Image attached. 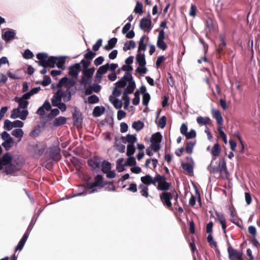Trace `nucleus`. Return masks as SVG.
I'll use <instances>...</instances> for the list:
<instances>
[{"label": "nucleus", "instance_id": "f257e3e1", "mask_svg": "<svg viewBox=\"0 0 260 260\" xmlns=\"http://www.w3.org/2000/svg\"><path fill=\"white\" fill-rule=\"evenodd\" d=\"M75 84L73 80H69L66 77L63 78L58 84V90L54 96H57L64 102H68L71 98L70 89Z\"/></svg>", "mask_w": 260, "mask_h": 260}, {"label": "nucleus", "instance_id": "f03ea898", "mask_svg": "<svg viewBox=\"0 0 260 260\" xmlns=\"http://www.w3.org/2000/svg\"><path fill=\"white\" fill-rule=\"evenodd\" d=\"M55 57H48L47 54L44 53H39L37 55V58L39 60L38 61L39 65L44 67L54 68L55 64Z\"/></svg>", "mask_w": 260, "mask_h": 260}, {"label": "nucleus", "instance_id": "7ed1b4c3", "mask_svg": "<svg viewBox=\"0 0 260 260\" xmlns=\"http://www.w3.org/2000/svg\"><path fill=\"white\" fill-rule=\"evenodd\" d=\"M173 198H174L176 202H177L178 199V194L175 190H173L172 191V192H163L160 195V198L163 204L166 206L171 210L173 209L172 206V204L171 200L173 199Z\"/></svg>", "mask_w": 260, "mask_h": 260}, {"label": "nucleus", "instance_id": "20e7f679", "mask_svg": "<svg viewBox=\"0 0 260 260\" xmlns=\"http://www.w3.org/2000/svg\"><path fill=\"white\" fill-rule=\"evenodd\" d=\"M122 78H124L126 82H128V85L123 93L127 94L132 93L136 88L135 82L133 79L132 75L129 73H126Z\"/></svg>", "mask_w": 260, "mask_h": 260}, {"label": "nucleus", "instance_id": "39448f33", "mask_svg": "<svg viewBox=\"0 0 260 260\" xmlns=\"http://www.w3.org/2000/svg\"><path fill=\"white\" fill-rule=\"evenodd\" d=\"M162 139L161 135L157 132L153 134L151 138V147L153 148V151L155 152H157L160 148V143Z\"/></svg>", "mask_w": 260, "mask_h": 260}, {"label": "nucleus", "instance_id": "423d86ee", "mask_svg": "<svg viewBox=\"0 0 260 260\" xmlns=\"http://www.w3.org/2000/svg\"><path fill=\"white\" fill-rule=\"evenodd\" d=\"M105 184L102 177L98 175L95 177L93 184L90 186H87L86 188L89 190V193H92L96 190L97 188L103 187Z\"/></svg>", "mask_w": 260, "mask_h": 260}, {"label": "nucleus", "instance_id": "0eeeda50", "mask_svg": "<svg viewBox=\"0 0 260 260\" xmlns=\"http://www.w3.org/2000/svg\"><path fill=\"white\" fill-rule=\"evenodd\" d=\"M155 182V184L157 183V188L158 190H167L171 186V184L166 181V178L162 176L157 175Z\"/></svg>", "mask_w": 260, "mask_h": 260}, {"label": "nucleus", "instance_id": "6e6552de", "mask_svg": "<svg viewBox=\"0 0 260 260\" xmlns=\"http://www.w3.org/2000/svg\"><path fill=\"white\" fill-rule=\"evenodd\" d=\"M21 108L19 107L14 109L12 111L11 118L12 119L19 118L22 120L26 119L28 115V112L27 110H21Z\"/></svg>", "mask_w": 260, "mask_h": 260}, {"label": "nucleus", "instance_id": "1a4fd4ad", "mask_svg": "<svg viewBox=\"0 0 260 260\" xmlns=\"http://www.w3.org/2000/svg\"><path fill=\"white\" fill-rule=\"evenodd\" d=\"M1 138L4 142L2 146L7 150H9L14 145V141L11 136L7 132H4L1 134Z\"/></svg>", "mask_w": 260, "mask_h": 260}, {"label": "nucleus", "instance_id": "9d476101", "mask_svg": "<svg viewBox=\"0 0 260 260\" xmlns=\"http://www.w3.org/2000/svg\"><path fill=\"white\" fill-rule=\"evenodd\" d=\"M126 85V81L124 78H121L118 82L115 83V87L113 90L112 95L115 98L119 96L122 92V88Z\"/></svg>", "mask_w": 260, "mask_h": 260}, {"label": "nucleus", "instance_id": "9b49d317", "mask_svg": "<svg viewBox=\"0 0 260 260\" xmlns=\"http://www.w3.org/2000/svg\"><path fill=\"white\" fill-rule=\"evenodd\" d=\"M165 33L164 30H161L159 31L158 35L157 38V46L160 49L165 51L167 49L168 46L165 42Z\"/></svg>", "mask_w": 260, "mask_h": 260}, {"label": "nucleus", "instance_id": "f8f14e48", "mask_svg": "<svg viewBox=\"0 0 260 260\" xmlns=\"http://www.w3.org/2000/svg\"><path fill=\"white\" fill-rule=\"evenodd\" d=\"M229 257L231 260H244L242 257V253L234 250L231 247L228 248Z\"/></svg>", "mask_w": 260, "mask_h": 260}, {"label": "nucleus", "instance_id": "ddd939ff", "mask_svg": "<svg viewBox=\"0 0 260 260\" xmlns=\"http://www.w3.org/2000/svg\"><path fill=\"white\" fill-rule=\"evenodd\" d=\"M186 159L188 160V162L187 163L182 164V168L188 173H191L193 172V168L194 166V162L192 158L191 157H187Z\"/></svg>", "mask_w": 260, "mask_h": 260}, {"label": "nucleus", "instance_id": "4468645a", "mask_svg": "<svg viewBox=\"0 0 260 260\" xmlns=\"http://www.w3.org/2000/svg\"><path fill=\"white\" fill-rule=\"evenodd\" d=\"M213 117L216 119L218 126H221L223 124V120L220 112L217 110L213 109L212 110Z\"/></svg>", "mask_w": 260, "mask_h": 260}, {"label": "nucleus", "instance_id": "2eb2a0df", "mask_svg": "<svg viewBox=\"0 0 260 260\" xmlns=\"http://www.w3.org/2000/svg\"><path fill=\"white\" fill-rule=\"evenodd\" d=\"M60 99L57 96H53L52 99V103L53 106H57L62 112L66 110V106L64 104L60 102Z\"/></svg>", "mask_w": 260, "mask_h": 260}, {"label": "nucleus", "instance_id": "dca6fc26", "mask_svg": "<svg viewBox=\"0 0 260 260\" xmlns=\"http://www.w3.org/2000/svg\"><path fill=\"white\" fill-rule=\"evenodd\" d=\"M140 91L143 95L142 102L143 105L147 106L150 99V94L146 92V88L144 86H142L140 88Z\"/></svg>", "mask_w": 260, "mask_h": 260}, {"label": "nucleus", "instance_id": "f3484780", "mask_svg": "<svg viewBox=\"0 0 260 260\" xmlns=\"http://www.w3.org/2000/svg\"><path fill=\"white\" fill-rule=\"evenodd\" d=\"M29 98H26L25 97V94L21 98L16 97L15 98L14 100L15 102L18 103L19 107L20 108L24 109L26 108L28 104V102H27V100Z\"/></svg>", "mask_w": 260, "mask_h": 260}, {"label": "nucleus", "instance_id": "a211bd4d", "mask_svg": "<svg viewBox=\"0 0 260 260\" xmlns=\"http://www.w3.org/2000/svg\"><path fill=\"white\" fill-rule=\"evenodd\" d=\"M69 74L73 77H76L80 71V66L79 63H76L69 68Z\"/></svg>", "mask_w": 260, "mask_h": 260}, {"label": "nucleus", "instance_id": "6ab92c4d", "mask_svg": "<svg viewBox=\"0 0 260 260\" xmlns=\"http://www.w3.org/2000/svg\"><path fill=\"white\" fill-rule=\"evenodd\" d=\"M16 33L14 30L9 29L2 35V39L8 42L15 38Z\"/></svg>", "mask_w": 260, "mask_h": 260}, {"label": "nucleus", "instance_id": "aec40b11", "mask_svg": "<svg viewBox=\"0 0 260 260\" xmlns=\"http://www.w3.org/2000/svg\"><path fill=\"white\" fill-rule=\"evenodd\" d=\"M197 122L200 126L211 124V120L207 116H198L197 118Z\"/></svg>", "mask_w": 260, "mask_h": 260}, {"label": "nucleus", "instance_id": "412c9836", "mask_svg": "<svg viewBox=\"0 0 260 260\" xmlns=\"http://www.w3.org/2000/svg\"><path fill=\"white\" fill-rule=\"evenodd\" d=\"M210 151L213 156V159H215L220 155L221 149L218 143H216L212 147Z\"/></svg>", "mask_w": 260, "mask_h": 260}, {"label": "nucleus", "instance_id": "4be33fe9", "mask_svg": "<svg viewBox=\"0 0 260 260\" xmlns=\"http://www.w3.org/2000/svg\"><path fill=\"white\" fill-rule=\"evenodd\" d=\"M51 106L49 102L46 101L42 106L39 108L37 110V114L40 115L45 114L46 111H49L51 109Z\"/></svg>", "mask_w": 260, "mask_h": 260}, {"label": "nucleus", "instance_id": "5701e85b", "mask_svg": "<svg viewBox=\"0 0 260 260\" xmlns=\"http://www.w3.org/2000/svg\"><path fill=\"white\" fill-rule=\"evenodd\" d=\"M151 23L149 19L143 18L141 20L140 27L145 31H149L151 28Z\"/></svg>", "mask_w": 260, "mask_h": 260}, {"label": "nucleus", "instance_id": "b1692460", "mask_svg": "<svg viewBox=\"0 0 260 260\" xmlns=\"http://www.w3.org/2000/svg\"><path fill=\"white\" fill-rule=\"evenodd\" d=\"M141 180L144 185H149L151 184H155V177L153 179L152 177L149 175L142 177Z\"/></svg>", "mask_w": 260, "mask_h": 260}, {"label": "nucleus", "instance_id": "393cba45", "mask_svg": "<svg viewBox=\"0 0 260 260\" xmlns=\"http://www.w3.org/2000/svg\"><path fill=\"white\" fill-rule=\"evenodd\" d=\"M109 69V64L108 63L100 67L96 73V78H101L102 75L106 74Z\"/></svg>", "mask_w": 260, "mask_h": 260}, {"label": "nucleus", "instance_id": "a878e982", "mask_svg": "<svg viewBox=\"0 0 260 260\" xmlns=\"http://www.w3.org/2000/svg\"><path fill=\"white\" fill-rule=\"evenodd\" d=\"M89 166L93 169H95L100 167V160L98 157H93L88 161Z\"/></svg>", "mask_w": 260, "mask_h": 260}, {"label": "nucleus", "instance_id": "bb28decb", "mask_svg": "<svg viewBox=\"0 0 260 260\" xmlns=\"http://www.w3.org/2000/svg\"><path fill=\"white\" fill-rule=\"evenodd\" d=\"M46 146L45 144L43 143H39L37 144L34 148L35 151L38 155L41 154L46 149Z\"/></svg>", "mask_w": 260, "mask_h": 260}, {"label": "nucleus", "instance_id": "cd10ccee", "mask_svg": "<svg viewBox=\"0 0 260 260\" xmlns=\"http://www.w3.org/2000/svg\"><path fill=\"white\" fill-rule=\"evenodd\" d=\"M67 118L64 117L60 116L54 119L52 122V124L54 126H58L66 123Z\"/></svg>", "mask_w": 260, "mask_h": 260}, {"label": "nucleus", "instance_id": "c85d7f7f", "mask_svg": "<svg viewBox=\"0 0 260 260\" xmlns=\"http://www.w3.org/2000/svg\"><path fill=\"white\" fill-rule=\"evenodd\" d=\"M109 100L112 103L114 107L116 109H120L122 106V101L120 100L117 99L116 98L113 96H110Z\"/></svg>", "mask_w": 260, "mask_h": 260}, {"label": "nucleus", "instance_id": "c756f323", "mask_svg": "<svg viewBox=\"0 0 260 260\" xmlns=\"http://www.w3.org/2000/svg\"><path fill=\"white\" fill-rule=\"evenodd\" d=\"M67 56H60L59 57H55V64L58 68L64 69V64L65 63V59Z\"/></svg>", "mask_w": 260, "mask_h": 260}, {"label": "nucleus", "instance_id": "7c9ffc66", "mask_svg": "<svg viewBox=\"0 0 260 260\" xmlns=\"http://www.w3.org/2000/svg\"><path fill=\"white\" fill-rule=\"evenodd\" d=\"M136 61L139 65L146 64L145 56L144 53L138 52L136 55Z\"/></svg>", "mask_w": 260, "mask_h": 260}, {"label": "nucleus", "instance_id": "2f4dec72", "mask_svg": "<svg viewBox=\"0 0 260 260\" xmlns=\"http://www.w3.org/2000/svg\"><path fill=\"white\" fill-rule=\"evenodd\" d=\"M28 237V235L27 233H25L21 240L19 241L16 248V250H21Z\"/></svg>", "mask_w": 260, "mask_h": 260}, {"label": "nucleus", "instance_id": "473e14b6", "mask_svg": "<svg viewBox=\"0 0 260 260\" xmlns=\"http://www.w3.org/2000/svg\"><path fill=\"white\" fill-rule=\"evenodd\" d=\"M216 217H217V219L219 221V222L221 224L223 230L224 231V232H225V228H226V225H225L226 220H225L224 217L221 214L216 213Z\"/></svg>", "mask_w": 260, "mask_h": 260}, {"label": "nucleus", "instance_id": "72a5a7b5", "mask_svg": "<svg viewBox=\"0 0 260 260\" xmlns=\"http://www.w3.org/2000/svg\"><path fill=\"white\" fill-rule=\"evenodd\" d=\"M117 40L116 38H113L111 39L109 41L107 45L105 46V49L107 50H111L116 45Z\"/></svg>", "mask_w": 260, "mask_h": 260}, {"label": "nucleus", "instance_id": "f704fd0d", "mask_svg": "<svg viewBox=\"0 0 260 260\" xmlns=\"http://www.w3.org/2000/svg\"><path fill=\"white\" fill-rule=\"evenodd\" d=\"M139 188L140 190L141 194L145 198H147L149 196L148 188L144 184L140 185Z\"/></svg>", "mask_w": 260, "mask_h": 260}, {"label": "nucleus", "instance_id": "c9c22d12", "mask_svg": "<svg viewBox=\"0 0 260 260\" xmlns=\"http://www.w3.org/2000/svg\"><path fill=\"white\" fill-rule=\"evenodd\" d=\"M12 135L16 138H18V141H20L21 138L23 137V132L20 128L15 129L12 131Z\"/></svg>", "mask_w": 260, "mask_h": 260}, {"label": "nucleus", "instance_id": "e433bc0d", "mask_svg": "<svg viewBox=\"0 0 260 260\" xmlns=\"http://www.w3.org/2000/svg\"><path fill=\"white\" fill-rule=\"evenodd\" d=\"M136 47V44L133 41H129L126 42L123 47L124 51H127L129 49H133Z\"/></svg>", "mask_w": 260, "mask_h": 260}, {"label": "nucleus", "instance_id": "4c0bfd02", "mask_svg": "<svg viewBox=\"0 0 260 260\" xmlns=\"http://www.w3.org/2000/svg\"><path fill=\"white\" fill-rule=\"evenodd\" d=\"M132 127L137 131H140L144 127V123L140 120L135 121L133 123Z\"/></svg>", "mask_w": 260, "mask_h": 260}, {"label": "nucleus", "instance_id": "58836bf2", "mask_svg": "<svg viewBox=\"0 0 260 260\" xmlns=\"http://www.w3.org/2000/svg\"><path fill=\"white\" fill-rule=\"evenodd\" d=\"M125 140L126 142L129 143L128 144L134 145L135 143L137 141V139L136 136L128 134L125 137Z\"/></svg>", "mask_w": 260, "mask_h": 260}, {"label": "nucleus", "instance_id": "ea45409f", "mask_svg": "<svg viewBox=\"0 0 260 260\" xmlns=\"http://www.w3.org/2000/svg\"><path fill=\"white\" fill-rule=\"evenodd\" d=\"M136 164L137 161L136 158L134 156H130L126 159L124 165L133 167L135 166Z\"/></svg>", "mask_w": 260, "mask_h": 260}, {"label": "nucleus", "instance_id": "a19ab883", "mask_svg": "<svg viewBox=\"0 0 260 260\" xmlns=\"http://www.w3.org/2000/svg\"><path fill=\"white\" fill-rule=\"evenodd\" d=\"M105 108L102 107L97 106L94 108L93 114L96 117L101 116L104 112Z\"/></svg>", "mask_w": 260, "mask_h": 260}, {"label": "nucleus", "instance_id": "79ce46f5", "mask_svg": "<svg viewBox=\"0 0 260 260\" xmlns=\"http://www.w3.org/2000/svg\"><path fill=\"white\" fill-rule=\"evenodd\" d=\"M122 99L124 103V108L125 109H127L130 103L129 98L127 94L123 93Z\"/></svg>", "mask_w": 260, "mask_h": 260}, {"label": "nucleus", "instance_id": "37998d69", "mask_svg": "<svg viewBox=\"0 0 260 260\" xmlns=\"http://www.w3.org/2000/svg\"><path fill=\"white\" fill-rule=\"evenodd\" d=\"M134 145L128 144L126 148V155L128 156H132L135 152Z\"/></svg>", "mask_w": 260, "mask_h": 260}, {"label": "nucleus", "instance_id": "c03bdc74", "mask_svg": "<svg viewBox=\"0 0 260 260\" xmlns=\"http://www.w3.org/2000/svg\"><path fill=\"white\" fill-rule=\"evenodd\" d=\"M95 71V69L94 68H91L90 69L85 70L83 71V76L85 77H89L92 78V76Z\"/></svg>", "mask_w": 260, "mask_h": 260}, {"label": "nucleus", "instance_id": "a18cd8bd", "mask_svg": "<svg viewBox=\"0 0 260 260\" xmlns=\"http://www.w3.org/2000/svg\"><path fill=\"white\" fill-rule=\"evenodd\" d=\"M111 164L106 161H104L103 162L102 164V170L104 173H106L108 172L111 170Z\"/></svg>", "mask_w": 260, "mask_h": 260}, {"label": "nucleus", "instance_id": "49530a36", "mask_svg": "<svg viewBox=\"0 0 260 260\" xmlns=\"http://www.w3.org/2000/svg\"><path fill=\"white\" fill-rule=\"evenodd\" d=\"M40 90H41V88L39 87L34 88L29 92L25 93V97H26V98L29 99L31 96L38 93Z\"/></svg>", "mask_w": 260, "mask_h": 260}, {"label": "nucleus", "instance_id": "de8ad7c7", "mask_svg": "<svg viewBox=\"0 0 260 260\" xmlns=\"http://www.w3.org/2000/svg\"><path fill=\"white\" fill-rule=\"evenodd\" d=\"M140 93V90H137L134 93L135 97L132 100L133 104L134 105H137L139 103Z\"/></svg>", "mask_w": 260, "mask_h": 260}, {"label": "nucleus", "instance_id": "09e8293b", "mask_svg": "<svg viewBox=\"0 0 260 260\" xmlns=\"http://www.w3.org/2000/svg\"><path fill=\"white\" fill-rule=\"evenodd\" d=\"M145 65L146 64L139 65L136 69V72L141 75L145 74L147 71Z\"/></svg>", "mask_w": 260, "mask_h": 260}, {"label": "nucleus", "instance_id": "8fccbe9b", "mask_svg": "<svg viewBox=\"0 0 260 260\" xmlns=\"http://www.w3.org/2000/svg\"><path fill=\"white\" fill-rule=\"evenodd\" d=\"M4 127L5 129H6L8 131H10L14 127H13V122H11L9 120H8V119L6 120L4 122Z\"/></svg>", "mask_w": 260, "mask_h": 260}, {"label": "nucleus", "instance_id": "3c124183", "mask_svg": "<svg viewBox=\"0 0 260 260\" xmlns=\"http://www.w3.org/2000/svg\"><path fill=\"white\" fill-rule=\"evenodd\" d=\"M218 168L220 171H223L226 169V164L224 158H221L219 160Z\"/></svg>", "mask_w": 260, "mask_h": 260}, {"label": "nucleus", "instance_id": "603ef678", "mask_svg": "<svg viewBox=\"0 0 260 260\" xmlns=\"http://www.w3.org/2000/svg\"><path fill=\"white\" fill-rule=\"evenodd\" d=\"M218 131L219 132V134L220 137L222 138V139L223 141V142H224V143L226 144L228 142H227L226 135L224 134V133L223 132V131H222L221 126H218Z\"/></svg>", "mask_w": 260, "mask_h": 260}, {"label": "nucleus", "instance_id": "864d4df0", "mask_svg": "<svg viewBox=\"0 0 260 260\" xmlns=\"http://www.w3.org/2000/svg\"><path fill=\"white\" fill-rule=\"evenodd\" d=\"M144 38H142L138 47V52H142V51H145L146 50V45L143 43Z\"/></svg>", "mask_w": 260, "mask_h": 260}, {"label": "nucleus", "instance_id": "5fc2aeb1", "mask_svg": "<svg viewBox=\"0 0 260 260\" xmlns=\"http://www.w3.org/2000/svg\"><path fill=\"white\" fill-rule=\"evenodd\" d=\"M194 143L192 142L188 143L186 144L185 151L188 153H191L193 151V149L194 147Z\"/></svg>", "mask_w": 260, "mask_h": 260}, {"label": "nucleus", "instance_id": "6e6d98bb", "mask_svg": "<svg viewBox=\"0 0 260 260\" xmlns=\"http://www.w3.org/2000/svg\"><path fill=\"white\" fill-rule=\"evenodd\" d=\"M207 241L210 243V245L212 247H216V243L213 240L212 235L211 234H209L208 236L207 237Z\"/></svg>", "mask_w": 260, "mask_h": 260}, {"label": "nucleus", "instance_id": "4d7b16f0", "mask_svg": "<svg viewBox=\"0 0 260 260\" xmlns=\"http://www.w3.org/2000/svg\"><path fill=\"white\" fill-rule=\"evenodd\" d=\"M143 6L142 5L137 2L136 6L134 9V11L136 13H141L142 12Z\"/></svg>", "mask_w": 260, "mask_h": 260}, {"label": "nucleus", "instance_id": "13d9d810", "mask_svg": "<svg viewBox=\"0 0 260 260\" xmlns=\"http://www.w3.org/2000/svg\"><path fill=\"white\" fill-rule=\"evenodd\" d=\"M196 136V132L194 129H191L189 132H187L185 137L187 139H190L195 138Z\"/></svg>", "mask_w": 260, "mask_h": 260}, {"label": "nucleus", "instance_id": "bf43d9fd", "mask_svg": "<svg viewBox=\"0 0 260 260\" xmlns=\"http://www.w3.org/2000/svg\"><path fill=\"white\" fill-rule=\"evenodd\" d=\"M166 124V118L165 116H162L159 121L158 125L161 128H164Z\"/></svg>", "mask_w": 260, "mask_h": 260}, {"label": "nucleus", "instance_id": "052dcab7", "mask_svg": "<svg viewBox=\"0 0 260 260\" xmlns=\"http://www.w3.org/2000/svg\"><path fill=\"white\" fill-rule=\"evenodd\" d=\"M102 44V40L99 39L96 43L93 46V50L96 51L99 50V48L101 46Z\"/></svg>", "mask_w": 260, "mask_h": 260}, {"label": "nucleus", "instance_id": "680f3d73", "mask_svg": "<svg viewBox=\"0 0 260 260\" xmlns=\"http://www.w3.org/2000/svg\"><path fill=\"white\" fill-rule=\"evenodd\" d=\"M98 101L99 98L96 95H91L88 98V102L89 103H96Z\"/></svg>", "mask_w": 260, "mask_h": 260}, {"label": "nucleus", "instance_id": "e2e57ef3", "mask_svg": "<svg viewBox=\"0 0 260 260\" xmlns=\"http://www.w3.org/2000/svg\"><path fill=\"white\" fill-rule=\"evenodd\" d=\"M23 56L25 58L29 59L32 57L33 54L29 50H26L24 51Z\"/></svg>", "mask_w": 260, "mask_h": 260}, {"label": "nucleus", "instance_id": "0e129e2a", "mask_svg": "<svg viewBox=\"0 0 260 260\" xmlns=\"http://www.w3.org/2000/svg\"><path fill=\"white\" fill-rule=\"evenodd\" d=\"M197 10L196 7L192 5L189 13V15L191 17H194L196 15Z\"/></svg>", "mask_w": 260, "mask_h": 260}, {"label": "nucleus", "instance_id": "69168bd1", "mask_svg": "<svg viewBox=\"0 0 260 260\" xmlns=\"http://www.w3.org/2000/svg\"><path fill=\"white\" fill-rule=\"evenodd\" d=\"M187 129L188 128L187 125L183 123L180 127L181 133L185 136V135L187 133Z\"/></svg>", "mask_w": 260, "mask_h": 260}, {"label": "nucleus", "instance_id": "338daca9", "mask_svg": "<svg viewBox=\"0 0 260 260\" xmlns=\"http://www.w3.org/2000/svg\"><path fill=\"white\" fill-rule=\"evenodd\" d=\"M92 81L91 78L89 77H85V76H83L81 79V83L84 84V85H87L90 84Z\"/></svg>", "mask_w": 260, "mask_h": 260}, {"label": "nucleus", "instance_id": "774afa93", "mask_svg": "<svg viewBox=\"0 0 260 260\" xmlns=\"http://www.w3.org/2000/svg\"><path fill=\"white\" fill-rule=\"evenodd\" d=\"M131 171L134 174H139L141 171V168L135 165L131 168Z\"/></svg>", "mask_w": 260, "mask_h": 260}]
</instances>
